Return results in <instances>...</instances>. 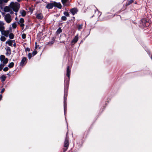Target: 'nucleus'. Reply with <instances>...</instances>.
<instances>
[{
	"label": "nucleus",
	"instance_id": "f257e3e1",
	"mask_svg": "<svg viewBox=\"0 0 152 152\" xmlns=\"http://www.w3.org/2000/svg\"><path fill=\"white\" fill-rule=\"evenodd\" d=\"M12 10H13L16 12H17L20 7V4L18 2H12L10 4Z\"/></svg>",
	"mask_w": 152,
	"mask_h": 152
},
{
	"label": "nucleus",
	"instance_id": "f03ea898",
	"mask_svg": "<svg viewBox=\"0 0 152 152\" xmlns=\"http://www.w3.org/2000/svg\"><path fill=\"white\" fill-rule=\"evenodd\" d=\"M4 19L7 23H9L11 22L12 18L10 14L7 13L4 15Z\"/></svg>",
	"mask_w": 152,
	"mask_h": 152
},
{
	"label": "nucleus",
	"instance_id": "7ed1b4c3",
	"mask_svg": "<svg viewBox=\"0 0 152 152\" xmlns=\"http://www.w3.org/2000/svg\"><path fill=\"white\" fill-rule=\"evenodd\" d=\"M4 10L5 12H10L11 14L13 13V12L12 10L10 4L8 6H5L4 8Z\"/></svg>",
	"mask_w": 152,
	"mask_h": 152
},
{
	"label": "nucleus",
	"instance_id": "20e7f679",
	"mask_svg": "<svg viewBox=\"0 0 152 152\" xmlns=\"http://www.w3.org/2000/svg\"><path fill=\"white\" fill-rule=\"evenodd\" d=\"M0 59L1 61H3L4 64H6L7 63L8 61V59L6 58L5 56L3 55H1L0 57Z\"/></svg>",
	"mask_w": 152,
	"mask_h": 152
},
{
	"label": "nucleus",
	"instance_id": "39448f33",
	"mask_svg": "<svg viewBox=\"0 0 152 152\" xmlns=\"http://www.w3.org/2000/svg\"><path fill=\"white\" fill-rule=\"evenodd\" d=\"M67 97V95H66L65 94L64 96V113H65V111L66 110V97Z\"/></svg>",
	"mask_w": 152,
	"mask_h": 152
},
{
	"label": "nucleus",
	"instance_id": "423d86ee",
	"mask_svg": "<svg viewBox=\"0 0 152 152\" xmlns=\"http://www.w3.org/2000/svg\"><path fill=\"white\" fill-rule=\"evenodd\" d=\"M78 40V35H76L71 42V44L74 45L76 43Z\"/></svg>",
	"mask_w": 152,
	"mask_h": 152
},
{
	"label": "nucleus",
	"instance_id": "0eeeda50",
	"mask_svg": "<svg viewBox=\"0 0 152 152\" xmlns=\"http://www.w3.org/2000/svg\"><path fill=\"white\" fill-rule=\"evenodd\" d=\"M27 59L26 58L23 57L20 62V65L23 66L24 64H25L27 62Z\"/></svg>",
	"mask_w": 152,
	"mask_h": 152
},
{
	"label": "nucleus",
	"instance_id": "6e6552de",
	"mask_svg": "<svg viewBox=\"0 0 152 152\" xmlns=\"http://www.w3.org/2000/svg\"><path fill=\"white\" fill-rule=\"evenodd\" d=\"M77 10L76 8H73L70 10V11L73 15H75L77 12Z\"/></svg>",
	"mask_w": 152,
	"mask_h": 152
},
{
	"label": "nucleus",
	"instance_id": "1a4fd4ad",
	"mask_svg": "<svg viewBox=\"0 0 152 152\" xmlns=\"http://www.w3.org/2000/svg\"><path fill=\"white\" fill-rule=\"evenodd\" d=\"M2 35H3L6 37H8L9 35V31H3L2 32Z\"/></svg>",
	"mask_w": 152,
	"mask_h": 152
},
{
	"label": "nucleus",
	"instance_id": "9d476101",
	"mask_svg": "<svg viewBox=\"0 0 152 152\" xmlns=\"http://www.w3.org/2000/svg\"><path fill=\"white\" fill-rule=\"evenodd\" d=\"M54 6L58 7V8L61 9V4L59 3H56V2H54Z\"/></svg>",
	"mask_w": 152,
	"mask_h": 152
},
{
	"label": "nucleus",
	"instance_id": "9b49d317",
	"mask_svg": "<svg viewBox=\"0 0 152 152\" xmlns=\"http://www.w3.org/2000/svg\"><path fill=\"white\" fill-rule=\"evenodd\" d=\"M54 6V3H49L46 6V8L48 9H52Z\"/></svg>",
	"mask_w": 152,
	"mask_h": 152
},
{
	"label": "nucleus",
	"instance_id": "f8f14e48",
	"mask_svg": "<svg viewBox=\"0 0 152 152\" xmlns=\"http://www.w3.org/2000/svg\"><path fill=\"white\" fill-rule=\"evenodd\" d=\"M7 53L6 54L7 55H9L11 53L10 49L9 47H7L6 49Z\"/></svg>",
	"mask_w": 152,
	"mask_h": 152
},
{
	"label": "nucleus",
	"instance_id": "ddd939ff",
	"mask_svg": "<svg viewBox=\"0 0 152 152\" xmlns=\"http://www.w3.org/2000/svg\"><path fill=\"white\" fill-rule=\"evenodd\" d=\"M69 146V143H64L63 152H65L67 150Z\"/></svg>",
	"mask_w": 152,
	"mask_h": 152
},
{
	"label": "nucleus",
	"instance_id": "4468645a",
	"mask_svg": "<svg viewBox=\"0 0 152 152\" xmlns=\"http://www.w3.org/2000/svg\"><path fill=\"white\" fill-rule=\"evenodd\" d=\"M15 41L9 40L8 41L6 42V44H8L9 46H12L13 42H14Z\"/></svg>",
	"mask_w": 152,
	"mask_h": 152
},
{
	"label": "nucleus",
	"instance_id": "2eb2a0df",
	"mask_svg": "<svg viewBox=\"0 0 152 152\" xmlns=\"http://www.w3.org/2000/svg\"><path fill=\"white\" fill-rule=\"evenodd\" d=\"M37 18L39 19H42L43 18V16L41 13H39L37 15Z\"/></svg>",
	"mask_w": 152,
	"mask_h": 152
},
{
	"label": "nucleus",
	"instance_id": "dca6fc26",
	"mask_svg": "<svg viewBox=\"0 0 152 152\" xmlns=\"http://www.w3.org/2000/svg\"><path fill=\"white\" fill-rule=\"evenodd\" d=\"M70 71L69 66H68L67 67L66 70V75L69 78L70 77Z\"/></svg>",
	"mask_w": 152,
	"mask_h": 152
},
{
	"label": "nucleus",
	"instance_id": "f3484780",
	"mask_svg": "<svg viewBox=\"0 0 152 152\" xmlns=\"http://www.w3.org/2000/svg\"><path fill=\"white\" fill-rule=\"evenodd\" d=\"M4 5V3L3 0H0V8L2 9L3 6Z\"/></svg>",
	"mask_w": 152,
	"mask_h": 152
},
{
	"label": "nucleus",
	"instance_id": "a211bd4d",
	"mask_svg": "<svg viewBox=\"0 0 152 152\" xmlns=\"http://www.w3.org/2000/svg\"><path fill=\"white\" fill-rule=\"evenodd\" d=\"M61 2L64 6H66L67 4L66 3L69 0H61Z\"/></svg>",
	"mask_w": 152,
	"mask_h": 152
},
{
	"label": "nucleus",
	"instance_id": "6ab92c4d",
	"mask_svg": "<svg viewBox=\"0 0 152 152\" xmlns=\"http://www.w3.org/2000/svg\"><path fill=\"white\" fill-rule=\"evenodd\" d=\"M20 13L23 17L25 16L26 15V12L24 10H21L20 11Z\"/></svg>",
	"mask_w": 152,
	"mask_h": 152
},
{
	"label": "nucleus",
	"instance_id": "aec40b11",
	"mask_svg": "<svg viewBox=\"0 0 152 152\" xmlns=\"http://www.w3.org/2000/svg\"><path fill=\"white\" fill-rule=\"evenodd\" d=\"M14 65V63L12 62L10 63L8 65V66L9 68H11Z\"/></svg>",
	"mask_w": 152,
	"mask_h": 152
},
{
	"label": "nucleus",
	"instance_id": "412c9836",
	"mask_svg": "<svg viewBox=\"0 0 152 152\" xmlns=\"http://www.w3.org/2000/svg\"><path fill=\"white\" fill-rule=\"evenodd\" d=\"M12 27H13V28H15L16 27V26H17L16 23V22H15L13 23L12 24Z\"/></svg>",
	"mask_w": 152,
	"mask_h": 152
},
{
	"label": "nucleus",
	"instance_id": "4be33fe9",
	"mask_svg": "<svg viewBox=\"0 0 152 152\" xmlns=\"http://www.w3.org/2000/svg\"><path fill=\"white\" fill-rule=\"evenodd\" d=\"M1 81L3 82L5 80L6 78L5 76L3 75L1 76Z\"/></svg>",
	"mask_w": 152,
	"mask_h": 152
},
{
	"label": "nucleus",
	"instance_id": "5701e85b",
	"mask_svg": "<svg viewBox=\"0 0 152 152\" xmlns=\"http://www.w3.org/2000/svg\"><path fill=\"white\" fill-rule=\"evenodd\" d=\"M24 21V19L23 18H21L19 20L18 23H23Z\"/></svg>",
	"mask_w": 152,
	"mask_h": 152
},
{
	"label": "nucleus",
	"instance_id": "b1692460",
	"mask_svg": "<svg viewBox=\"0 0 152 152\" xmlns=\"http://www.w3.org/2000/svg\"><path fill=\"white\" fill-rule=\"evenodd\" d=\"M6 38L4 37V36H2L0 38V40L2 41H5V40H6Z\"/></svg>",
	"mask_w": 152,
	"mask_h": 152
},
{
	"label": "nucleus",
	"instance_id": "393cba45",
	"mask_svg": "<svg viewBox=\"0 0 152 152\" xmlns=\"http://www.w3.org/2000/svg\"><path fill=\"white\" fill-rule=\"evenodd\" d=\"M32 56V54L31 53H29L28 55V57L29 59H30Z\"/></svg>",
	"mask_w": 152,
	"mask_h": 152
},
{
	"label": "nucleus",
	"instance_id": "a878e982",
	"mask_svg": "<svg viewBox=\"0 0 152 152\" xmlns=\"http://www.w3.org/2000/svg\"><path fill=\"white\" fill-rule=\"evenodd\" d=\"M4 65V64H0V71L2 70Z\"/></svg>",
	"mask_w": 152,
	"mask_h": 152
},
{
	"label": "nucleus",
	"instance_id": "bb28decb",
	"mask_svg": "<svg viewBox=\"0 0 152 152\" xmlns=\"http://www.w3.org/2000/svg\"><path fill=\"white\" fill-rule=\"evenodd\" d=\"M9 37L10 39H12L14 37V35L13 34L11 33L9 34Z\"/></svg>",
	"mask_w": 152,
	"mask_h": 152
},
{
	"label": "nucleus",
	"instance_id": "cd10ccee",
	"mask_svg": "<svg viewBox=\"0 0 152 152\" xmlns=\"http://www.w3.org/2000/svg\"><path fill=\"white\" fill-rule=\"evenodd\" d=\"M61 31H62L61 29L60 28H58V29L57 30V33L58 34H59L61 32Z\"/></svg>",
	"mask_w": 152,
	"mask_h": 152
},
{
	"label": "nucleus",
	"instance_id": "c85d7f7f",
	"mask_svg": "<svg viewBox=\"0 0 152 152\" xmlns=\"http://www.w3.org/2000/svg\"><path fill=\"white\" fill-rule=\"evenodd\" d=\"M4 26H0V31L1 32L4 31Z\"/></svg>",
	"mask_w": 152,
	"mask_h": 152
},
{
	"label": "nucleus",
	"instance_id": "c756f323",
	"mask_svg": "<svg viewBox=\"0 0 152 152\" xmlns=\"http://www.w3.org/2000/svg\"><path fill=\"white\" fill-rule=\"evenodd\" d=\"M4 23L3 21H0V26H4Z\"/></svg>",
	"mask_w": 152,
	"mask_h": 152
},
{
	"label": "nucleus",
	"instance_id": "7c9ffc66",
	"mask_svg": "<svg viewBox=\"0 0 152 152\" xmlns=\"http://www.w3.org/2000/svg\"><path fill=\"white\" fill-rule=\"evenodd\" d=\"M54 39H55L54 38H53V40H52L51 42L49 43H48L49 45H52L54 42Z\"/></svg>",
	"mask_w": 152,
	"mask_h": 152
},
{
	"label": "nucleus",
	"instance_id": "2f4dec72",
	"mask_svg": "<svg viewBox=\"0 0 152 152\" xmlns=\"http://www.w3.org/2000/svg\"><path fill=\"white\" fill-rule=\"evenodd\" d=\"M83 25L81 24L79 25L78 26V30H80L82 28Z\"/></svg>",
	"mask_w": 152,
	"mask_h": 152
},
{
	"label": "nucleus",
	"instance_id": "473e14b6",
	"mask_svg": "<svg viewBox=\"0 0 152 152\" xmlns=\"http://www.w3.org/2000/svg\"><path fill=\"white\" fill-rule=\"evenodd\" d=\"M64 15H65V16H68L69 15V13H68V12H64Z\"/></svg>",
	"mask_w": 152,
	"mask_h": 152
},
{
	"label": "nucleus",
	"instance_id": "72a5a7b5",
	"mask_svg": "<svg viewBox=\"0 0 152 152\" xmlns=\"http://www.w3.org/2000/svg\"><path fill=\"white\" fill-rule=\"evenodd\" d=\"M133 2V0H131L130 1H128V3H127L126 4V5H129L130 4H131V3H132Z\"/></svg>",
	"mask_w": 152,
	"mask_h": 152
},
{
	"label": "nucleus",
	"instance_id": "f704fd0d",
	"mask_svg": "<svg viewBox=\"0 0 152 152\" xmlns=\"http://www.w3.org/2000/svg\"><path fill=\"white\" fill-rule=\"evenodd\" d=\"M61 19L64 20H65L66 19V18L65 16H63L62 17Z\"/></svg>",
	"mask_w": 152,
	"mask_h": 152
},
{
	"label": "nucleus",
	"instance_id": "c9c22d12",
	"mask_svg": "<svg viewBox=\"0 0 152 152\" xmlns=\"http://www.w3.org/2000/svg\"><path fill=\"white\" fill-rule=\"evenodd\" d=\"M22 37L23 39H24L26 38V35L25 34H23L22 35Z\"/></svg>",
	"mask_w": 152,
	"mask_h": 152
},
{
	"label": "nucleus",
	"instance_id": "e433bc0d",
	"mask_svg": "<svg viewBox=\"0 0 152 152\" xmlns=\"http://www.w3.org/2000/svg\"><path fill=\"white\" fill-rule=\"evenodd\" d=\"M19 24H20V26L21 27H22V29H23L24 28V26L23 23H19Z\"/></svg>",
	"mask_w": 152,
	"mask_h": 152
},
{
	"label": "nucleus",
	"instance_id": "4c0bfd02",
	"mask_svg": "<svg viewBox=\"0 0 152 152\" xmlns=\"http://www.w3.org/2000/svg\"><path fill=\"white\" fill-rule=\"evenodd\" d=\"M8 69V68L7 67H4L3 69V70L4 71H7Z\"/></svg>",
	"mask_w": 152,
	"mask_h": 152
},
{
	"label": "nucleus",
	"instance_id": "58836bf2",
	"mask_svg": "<svg viewBox=\"0 0 152 152\" xmlns=\"http://www.w3.org/2000/svg\"><path fill=\"white\" fill-rule=\"evenodd\" d=\"M37 53V52L36 51H34L32 53V55H33V56H34Z\"/></svg>",
	"mask_w": 152,
	"mask_h": 152
},
{
	"label": "nucleus",
	"instance_id": "ea45409f",
	"mask_svg": "<svg viewBox=\"0 0 152 152\" xmlns=\"http://www.w3.org/2000/svg\"><path fill=\"white\" fill-rule=\"evenodd\" d=\"M4 88H3V89L1 90V93H2L3 92H4Z\"/></svg>",
	"mask_w": 152,
	"mask_h": 152
},
{
	"label": "nucleus",
	"instance_id": "a19ab883",
	"mask_svg": "<svg viewBox=\"0 0 152 152\" xmlns=\"http://www.w3.org/2000/svg\"><path fill=\"white\" fill-rule=\"evenodd\" d=\"M2 97V95H0V101L1 100V98Z\"/></svg>",
	"mask_w": 152,
	"mask_h": 152
},
{
	"label": "nucleus",
	"instance_id": "79ce46f5",
	"mask_svg": "<svg viewBox=\"0 0 152 152\" xmlns=\"http://www.w3.org/2000/svg\"><path fill=\"white\" fill-rule=\"evenodd\" d=\"M16 45L15 43H14V44H13V46H14V47H15Z\"/></svg>",
	"mask_w": 152,
	"mask_h": 152
},
{
	"label": "nucleus",
	"instance_id": "37998d69",
	"mask_svg": "<svg viewBox=\"0 0 152 152\" xmlns=\"http://www.w3.org/2000/svg\"><path fill=\"white\" fill-rule=\"evenodd\" d=\"M17 19H18V18H17V17H16V18H15V20H17Z\"/></svg>",
	"mask_w": 152,
	"mask_h": 152
},
{
	"label": "nucleus",
	"instance_id": "c03bdc74",
	"mask_svg": "<svg viewBox=\"0 0 152 152\" xmlns=\"http://www.w3.org/2000/svg\"><path fill=\"white\" fill-rule=\"evenodd\" d=\"M15 15H17V13H15Z\"/></svg>",
	"mask_w": 152,
	"mask_h": 152
},
{
	"label": "nucleus",
	"instance_id": "a18cd8bd",
	"mask_svg": "<svg viewBox=\"0 0 152 152\" xmlns=\"http://www.w3.org/2000/svg\"><path fill=\"white\" fill-rule=\"evenodd\" d=\"M1 15H0V18H1Z\"/></svg>",
	"mask_w": 152,
	"mask_h": 152
},
{
	"label": "nucleus",
	"instance_id": "49530a36",
	"mask_svg": "<svg viewBox=\"0 0 152 152\" xmlns=\"http://www.w3.org/2000/svg\"><path fill=\"white\" fill-rule=\"evenodd\" d=\"M151 58H152V56L151 57Z\"/></svg>",
	"mask_w": 152,
	"mask_h": 152
}]
</instances>
